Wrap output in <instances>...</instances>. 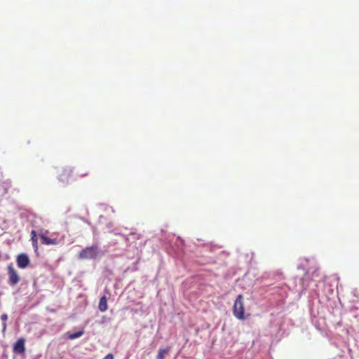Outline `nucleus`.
Returning a JSON list of instances; mask_svg holds the SVG:
<instances>
[{"label":"nucleus","mask_w":359,"mask_h":359,"mask_svg":"<svg viewBox=\"0 0 359 359\" xmlns=\"http://www.w3.org/2000/svg\"><path fill=\"white\" fill-rule=\"evenodd\" d=\"M102 359H114V356L111 353H108L104 358Z\"/></svg>","instance_id":"14"},{"label":"nucleus","mask_w":359,"mask_h":359,"mask_svg":"<svg viewBox=\"0 0 359 359\" xmlns=\"http://www.w3.org/2000/svg\"><path fill=\"white\" fill-rule=\"evenodd\" d=\"M13 351L18 353H23L25 351V339L20 338L13 346Z\"/></svg>","instance_id":"6"},{"label":"nucleus","mask_w":359,"mask_h":359,"mask_svg":"<svg viewBox=\"0 0 359 359\" xmlns=\"http://www.w3.org/2000/svg\"><path fill=\"white\" fill-rule=\"evenodd\" d=\"M98 247L93 245L83 249L79 254V259H93L97 257Z\"/></svg>","instance_id":"2"},{"label":"nucleus","mask_w":359,"mask_h":359,"mask_svg":"<svg viewBox=\"0 0 359 359\" xmlns=\"http://www.w3.org/2000/svg\"><path fill=\"white\" fill-rule=\"evenodd\" d=\"M83 334V332L82 331H79V332H74V333H72L69 336V338L70 339H76V338H79L81 336H82Z\"/></svg>","instance_id":"12"},{"label":"nucleus","mask_w":359,"mask_h":359,"mask_svg":"<svg viewBox=\"0 0 359 359\" xmlns=\"http://www.w3.org/2000/svg\"><path fill=\"white\" fill-rule=\"evenodd\" d=\"M169 348H161L157 355V359H165V355L168 353Z\"/></svg>","instance_id":"11"},{"label":"nucleus","mask_w":359,"mask_h":359,"mask_svg":"<svg viewBox=\"0 0 359 359\" xmlns=\"http://www.w3.org/2000/svg\"><path fill=\"white\" fill-rule=\"evenodd\" d=\"M39 236L41 239L42 244H44V245H59L63 240L62 238H52L47 237L45 235V233H39Z\"/></svg>","instance_id":"4"},{"label":"nucleus","mask_w":359,"mask_h":359,"mask_svg":"<svg viewBox=\"0 0 359 359\" xmlns=\"http://www.w3.org/2000/svg\"><path fill=\"white\" fill-rule=\"evenodd\" d=\"M1 320L4 321V323H3V332L6 330V327H7V325H6V321L8 319V316L7 314L6 313H4L1 316Z\"/></svg>","instance_id":"13"},{"label":"nucleus","mask_w":359,"mask_h":359,"mask_svg":"<svg viewBox=\"0 0 359 359\" xmlns=\"http://www.w3.org/2000/svg\"><path fill=\"white\" fill-rule=\"evenodd\" d=\"M17 265L20 269H25L29 265L30 261L26 254L22 253L17 257Z\"/></svg>","instance_id":"5"},{"label":"nucleus","mask_w":359,"mask_h":359,"mask_svg":"<svg viewBox=\"0 0 359 359\" xmlns=\"http://www.w3.org/2000/svg\"><path fill=\"white\" fill-rule=\"evenodd\" d=\"M31 241H32V246L34 248L35 251H37L38 248H39L37 233H36V231L34 230H32L31 231Z\"/></svg>","instance_id":"9"},{"label":"nucleus","mask_w":359,"mask_h":359,"mask_svg":"<svg viewBox=\"0 0 359 359\" xmlns=\"http://www.w3.org/2000/svg\"><path fill=\"white\" fill-rule=\"evenodd\" d=\"M140 238V235L135 233H131L126 238V241L128 243H134Z\"/></svg>","instance_id":"10"},{"label":"nucleus","mask_w":359,"mask_h":359,"mask_svg":"<svg viewBox=\"0 0 359 359\" xmlns=\"http://www.w3.org/2000/svg\"><path fill=\"white\" fill-rule=\"evenodd\" d=\"M243 297L242 294H239L236 299L235 300V302L233 304V315L239 320H244L245 316H244V304L243 301Z\"/></svg>","instance_id":"1"},{"label":"nucleus","mask_w":359,"mask_h":359,"mask_svg":"<svg viewBox=\"0 0 359 359\" xmlns=\"http://www.w3.org/2000/svg\"><path fill=\"white\" fill-rule=\"evenodd\" d=\"M8 284L10 285H15L20 280L16 270L10 264L8 266Z\"/></svg>","instance_id":"3"},{"label":"nucleus","mask_w":359,"mask_h":359,"mask_svg":"<svg viewBox=\"0 0 359 359\" xmlns=\"http://www.w3.org/2000/svg\"><path fill=\"white\" fill-rule=\"evenodd\" d=\"M98 309L101 312H104L108 309L107 299L106 296H102L99 301Z\"/></svg>","instance_id":"8"},{"label":"nucleus","mask_w":359,"mask_h":359,"mask_svg":"<svg viewBox=\"0 0 359 359\" xmlns=\"http://www.w3.org/2000/svg\"><path fill=\"white\" fill-rule=\"evenodd\" d=\"M72 175V170L70 168H64L59 174V180L63 182H68Z\"/></svg>","instance_id":"7"}]
</instances>
